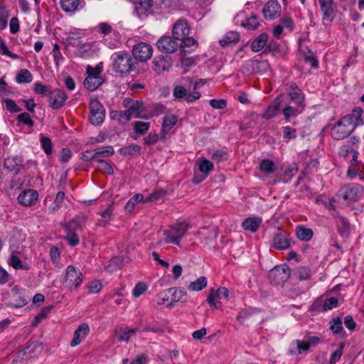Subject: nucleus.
Returning a JSON list of instances; mask_svg holds the SVG:
<instances>
[{
    "instance_id": "nucleus-1",
    "label": "nucleus",
    "mask_w": 364,
    "mask_h": 364,
    "mask_svg": "<svg viewBox=\"0 0 364 364\" xmlns=\"http://www.w3.org/2000/svg\"><path fill=\"white\" fill-rule=\"evenodd\" d=\"M132 57L126 52L115 53L113 58L112 70L121 75L128 74L135 69Z\"/></svg>"
},
{
    "instance_id": "nucleus-2",
    "label": "nucleus",
    "mask_w": 364,
    "mask_h": 364,
    "mask_svg": "<svg viewBox=\"0 0 364 364\" xmlns=\"http://www.w3.org/2000/svg\"><path fill=\"white\" fill-rule=\"evenodd\" d=\"M350 117H343L341 118L331 130V136L336 140H341L348 137L355 129L350 123Z\"/></svg>"
},
{
    "instance_id": "nucleus-3",
    "label": "nucleus",
    "mask_w": 364,
    "mask_h": 364,
    "mask_svg": "<svg viewBox=\"0 0 364 364\" xmlns=\"http://www.w3.org/2000/svg\"><path fill=\"white\" fill-rule=\"evenodd\" d=\"M189 225L186 222H179L172 225L169 230L165 231L166 239L167 243H172L176 245H180L181 239L183 237Z\"/></svg>"
},
{
    "instance_id": "nucleus-4",
    "label": "nucleus",
    "mask_w": 364,
    "mask_h": 364,
    "mask_svg": "<svg viewBox=\"0 0 364 364\" xmlns=\"http://www.w3.org/2000/svg\"><path fill=\"white\" fill-rule=\"evenodd\" d=\"M291 272V268L286 264L276 266L269 271V282L275 286H283L289 279Z\"/></svg>"
},
{
    "instance_id": "nucleus-5",
    "label": "nucleus",
    "mask_w": 364,
    "mask_h": 364,
    "mask_svg": "<svg viewBox=\"0 0 364 364\" xmlns=\"http://www.w3.org/2000/svg\"><path fill=\"white\" fill-rule=\"evenodd\" d=\"M90 118L92 124L97 126L101 124L105 117V109L102 104L97 100H92L90 102Z\"/></svg>"
},
{
    "instance_id": "nucleus-6",
    "label": "nucleus",
    "mask_w": 364,
    "mask_h": 364,
    "mask_svg": "<svg viewBox=\"0 0 364 364\" xmlns=\"http://www.w3.org/2000/svg\"><path fill=\"white\" fill-rule=\"evenodd\" d=\"M65 282L70 289H77L82 282V274L79 269L69 265L66 269Z\"/></svg>"
},
{
    "instance_id": "nucleus-7",
    "label": "nucleus",
    "mask_w": 364,
    "mask_h": 364,
    "mask_svg": "<svg viewBox=\"0 0 364 364\" xmlns=\"http://www.w3.org/2000/svg\"><path fill=\"white\" fill-rule=\"evenodd\" d=\"M153 54V48L151 45L141 42L134 46L132 55L136 60L146 62L150 59Z\"/></svg>"
},
{
    "instance_id": "nucleus-8",
    "label": "nucleus",
    "mask_w": 364,
    "mask_h": 364,
    "mask_svg": "<svg viewBox=\"0 0 364 364\" xmlns=\"http://www.w3.org/2000/svg\"><path fill=\"white\" fill-rule=\"evenodd\" d=\"M156 47L159 51L164 53H173L178 48V43L173 36H161L156 42Z\"/></svg>"
},
{
    "instance_id": "nucleus-9",
    "label": "nucleus",
    "mask_w": 364,
    "mask_h": 364,
    "mask_svg": "<svg viewBox=\"0 0 364 364\" xmlns=\"http://www.w3.org/2000/svg\"><path fill=\"white\" fill-rule=\"evenodd\" d=\"M291 239L290 235L285 232L278 230L277 232L274 233L272 237V247L277 250H287L290 247Z\"/></svg>"
},
{
    "instance_id": "nucleus-10",
    "label": "nucleus",
    "mask_w": 364,
    "mask_h": 364,
    "mask_svg": "<svg viewBox=\"0 0 364 364\" xmlns=\"http://www.w3.org/2000/svg\"><path fill=\"white\" fill-rule=\"evenodd\" d=\"M48 97L49 105L53 109L62 107L68 100L67 94L58 88L52 90Z\"/></svg>"
},
{
    "instance_id": "nucleus-11",
    "label": "nucleus",
    "mask_w": 364,
    "mask_h": 364,
    "mask_svg": "<svg viewBox=\"0 0 364 364\" xmlns=\"http://www.w3.org/2000/svg\"><path fill=\"white\" fill-rule=\"evenodd\" d=\"M281 102L282 106L284 107L282 114L286 121H289L291 117H296L300 114L305 108V107L291 103L287 100H281Z\"/></svg>"
},
{
    "instance_id": "nucleus-12",
    "label": "nucleus",
    "mask_w": 364,
    "mask_h": 364,
    "mask_svg": "<svg viewBox=\"0 0 364 364\" xmlns=\"http://www.w3.org/2000/svg\"><path fill=\"white\" fill-rule=\"evenodd\" d=\"M189 26L187 21L184 19H178L173 26L172 36L178 41L183 39L189 34Z\"/></svg>"
},
{
    "instance_id": "nucleus-13",
    "label": "nucleus",
    "mask_w": 364,
    "mask_h": 364,
    "mask_svg": "<svg viewBox=\"0 0 364 364\" xmlns=\"http://www.w3.org/2000/svg\"><path fill=\"white\" fill-rule=\"evenodd\" d=\"M18 203L26 207L34 205L38 199V193L33 189H26L18 196Z\"/></svg>"
},
{
    "instance_id": "nucleus-14",
    "label": "nucleus",
    "mask_w": 364,
    "mask_h": 364,
    "mask_svg": "<svg viewBox=\"0 0 364 364\" xmlns=\"http://www.w3.org/2000/svg\"><path fill=\"white\" fill-rule=\"evenodd\" d=\"M322 12L323 21H332L336 17L333 0H318Z\"/></svg>"
},
{
    "instance_id": "nucleus-15",
    "label": "nucleus",
    "mask_w": 364,
    "mask_h": 364,
    "mask_svg": "<svg viewBox=\"0 0 364 364\" xmlns=\"http://www.w3.org/2000/svg\"><path fill=\"white\" fill-rule=\"evenodd\" d=\"M4 166L9 171L17 175L24 168L23 160L19 156L8 157L5 159Z\"/></svg>"
},
{
    "instance_id": "nucleus-16",
    "label": "nucleus",
    "mask_w": 364,
    "mask_h": 364,
    "mask_svg": "<svg viewBox=\"0 0 364 364\" xmlns=\"http://www.w3.org/2000/svg\"><path fill=\"white\" fill-rule=\"evenodd\" d=\"M171 65V58L168 55H157L153 60V68L159 74L168 70Z\"/></svg>"
},
{
    "instance_id": "nucleus-17",
    "label": "nucleus",
    "mask_w": 364,
    "mask_h": 364,
    "mask_svg": "<svg viewBox=\"0 0 364 364\" xmlns=\"http://www.w3.org/2000/svg\"><path fill=\"white\" fill-rule=\"evenodd\" d=\"M87 219V216L84 213H80L76 215L70 222L66 223L64 228L66 230L76 231L82 230L85 225Z\"/></svg>"
},
{
    "instance_id": "nucleus-18",
    "label": "nucleus",
    "mask_w": 364,
    "mask_h": 364,
    "mask_svg": "<svg viewBox=\"0 0 364 364\" xmlns=\"http://www.w3.org/2000/svg\"><path fill=\"white\" fill-rule=\"evenodd\" d=\"M280 8L277 1H270L264 5L262 12L266 18L274 19L279 16Z\"/></svg>"
},
{
    "instance_id": "nucleus-19",
    "label": "nucleus",
    "mask_w": 364,
    "mask_h": 364,
    "mask_svg": "<svg viewBox=\"0 0 364 364\" xmlns=\"http://www.w3.org/2000/svg\"><path fill=\"white\" fill-rule=\"evenodd\" d=\"M90 328L85 323L80 324L77 328L75 331L73 338L70 342V346L75 347L81 343L82 338H85L89 333Z\"/></svg>"
},
{
    "instance_id": "nucleus-20",
    "label": "nucleus",
    "mask_w": 364,
    "mask_h": 364,
    "mask_svg": "<svg viewBox=\"0 0 364 364\" xmlns=\"http://www.w3.org/2000/svg\"><path fill=\"white\" fill-rule=\"evenodd\" d=\"M281 100H287L291 103L306 107L305 95L303 92H285L279 96Z\"/></svg>"
},
{
    "instance_id": "nucleus-21",
    "label": "nucleus",
    "mask_w": 364,
    "mask_h": 364,
    "mask_svg": "<svg viewBox=\"0 0 364 364\" xmlns=\"http://www.w3.org/2000/svg\"><path fill=\"white\" fill-rule=\"evenodd\" d=\"M178 48L181 54L186 55L187 53L193 51L198 46V42L192 37H185L181 39Z\"/></svg>"
},
{
    "instance_id": "nucleus-22",
    "label": "nucleus",
    "mask_w": 364,
    "mask_h": 364,
    "mask_svg": "<svg viewBox=\"0 0 364 364\" xmlns=\"http://www.w3.org/2000/svg\"><path fill=\"white\" fill-rule=\"evenodd\" d=\"M282 106L281 98L277 97L272 105H270L265 112L262 114V117L266 119H270L275 116L278 115L280 112V107Z\"/></svg>"
},
{
    "instance_id": "nucleus-23",
    "label": "nucleus",
    "mask_w": 364,
    "mask_h": 364,
    "mask_svg": "<svg viewBox=\"0 0 364 364\" xmlns=\"http://www.w3.org/2000/svg\"><path fill=\"white\" fill-rule=\"evenodd\" d=\"M262 219L260 217H249L242 223V228L247 231L255 232L260 227Z\"/></svg>"
},
{
    "instance_id": "nucleus-24",
    "label": "nucleus",
    "mask_w": 364,
    "mask_h": 364,
    "mask_svg": "<svg viewBox=\"0 0 364 364\" xmlns=\"http://www.w3.org/2000/svg\"><path fill=\"white\" fill-rule=\"evenodd\" d=\"M178 121L177 117L174 114L166 115L164 117L161 135L165 139L168 132L176 125Z\"/></svg>"
},
{
    "instance_id": "nucleus-25",
    "label": "nucleus",
    "mask_w": 364,
    "mask_h": 364,
    "mask_svg": "<svg viewBox=\"0 0 364 364\" xmlns=\"http://www.w3.org/2000/svg\"><path fill=\"white\" fill-rule=\"evenodd\" d=\"M343 191V199L349 202H353L358 198L360 186L356 184H350L345 186Z\"/></svg>"
},
{
    "instance_id": "nucleus-26",
    "label": "nucleus",
    "mask_w": 364,
    "mask_h": 364,
    "mask_svg": "<svg viewBox=\"0 0 364 364\" xmlns=\"http://www.w3.org/2000/svg\"><path fill=\"white\" fill-rule=\"evenodd\" d=\"M295 235L301 241L309 242L313 237L314 231L304 225H297L295 228Z\"/></svg>"
},
{
    "instance_id": "nucleus-27",
    "label": "nucleus",
    "mask_w": 364,
    "mask_h": 364,
    "mask_svg": "<svg viewBox=\"0 0 364 364\" xmlns=\"http://www.w3.org/2000/svg\"><path fill=\"white\" fill-rule=\"evenodd\" d=\"M104 80L102 77H96L89 73L87 77L85 79L84 86L90 91L96 90L102 83Z\"/></svg>"
},
{
    "instance_id": "nucleus-28",
    "label": "nucleus",
    "mask_w": 364,
    "mask_h": 364,
    "mask_svg": "<svg viewBox=\"0 0 364 364\" xmlns=\"http://www.w3.org/2000/svg\"><path fill=\"white\" fill-rule=\"evenodd\" d=\"M140 331V327L137 326L135 328H130L129 327H121L117 331V336L119 341L129 342V338L134 336L136 332Z\"/></svg>"
},
{
    "instance_id": "nucleus-29",
    "label": "nucleus",
    "mask_w": 364,
    "mask_h": 364,
    "mask_svg": "<svg viewBox=\"0 0 364 364\" xmlns=\"http://www.w3.org/2000/svg\"><path fill=\"white\" fill-rule=\"evenodd\" d=\"M168 292L171 295V301L167 304V306H172L173 303L186 300V291L184 289L170 288Z\"/></svg>"
},
{
    "instance_id": "nucleus-30",
    "label": "nucleus",
    "mask_w": 364,
    "mask_h": 364,
    "mask_svg": "<svg viewBox=\"0 0 364 364\" xmlns=\"http://www.w3.org/2000/svg\"><path fill=\"white\" fill-rule=\"evenodd\" d=\"M125 106L132 114H135V117L141 118L140 112L143 110V103L139 101H134L132 99L124 100Z\"/></svg>"
},
{
    "instance_id": "nucleus-31",
    "label": "nucleus",
    "mask_w": 364,
    "mask_h": 364,
    "mask_svg": "<svg viewBox=\"0 0 364 364\" xmlns=\"http://www.w3.org/2000/svg\"><path fill=\"white\" fill-rule=\"evenodd\" d=\"M153 0H139L136 4L134 12L137 16L146 14L153 6Z\"/></svg>"
},
{
    "instance_id": "nucleus-32",
    "label": "nucleus",
    "mask_w": 364,
    "mask_h": 364,
    "mask_svg": "<svg viewBox=\"0 0 364 364\" xmlns=\"http://www.w3.org/2000/svg\"><path fill=\"white\" fill-rule=\"evenodd\" d=\"M269 36L266 33H262L258 36L251 44V49L254 52L260 51L267 44Z\"/></svg>"
},
{
    "instance_id": "nucleus-33",
    "label": "nucleus",
    "mask_w": 364,
    "mask_h": 364,
    "mask_svg": "<svg viewBox=\"0 0 364 364\" xmlns=\"http://www.w3.org/2000/svg\"><path fill=\"white\" fill-rule=\"evenodd\" d=\"M240 40V35L237 32L230 31L227 33L222 39L219 41V43L222 47H225L230 44H235Z\"/></svg>"
},
{
    "instance_id": "nucleus-34",
    "label": "nucleus",
    "mask_w": 364,
    "mask_h": 364,
    "mask_svg": "<svg viewBox=\"0 0 364 364\" xmlns=\"http://www.w3.org/2000/svg\"><path fill=\"white\" fill-rule=\"evenodd\" d=\"M309 345L307 342H301L299 340L293 341L290 345L289 352L291 355L301 354L303 351L307 350Z\"/></svg>"
},
{
    "instance_id": "nucleus-35",
    "label": "nucleus",
    "mask_w": 364,
    "mask_h": 364,
    "mask_svg": "<svg viewBox=\"0 0 364 364\" xmlns=\"http://www.w3.org/2000/svg\"><path fill=\"white\" fill-rule=\"evenodd\" d=\"M113 208L110 205L101 213V218L98 220L97 225L106 227L112 218Z\"/></svg>"
},
{
    "instance_id": "nucleus-36",
    "label": "nucleus",
    "mask_w": 364,
    "mask_h": 364,
    "mask_svg": "<svg viewBox=\"0 0 364 364\" xmlns=\"http://www.w3.org/2000/svg\"><path fill=\"white\" fill-rule=\"evenodd\" d=\"M311 276V269L309 267L306 266L299 267L293 271V277L300 281L309 279Z\"/></svg>"
},
{
    "instance_id": "nucleus-37",
    "label": "nucleus",
    "mask_w": 364,
    "mask_h": 364,
    "mask_svg": "<svg viewBox=\"0 0 364 364\" xmlns=\"http://www.w3.org/2000/svg\"><path fill=\"white\" fill-rule=\"evenodd\" d=\"M363 109L359 107H355L352 112V114H347L345 117H350V123L356 128L358 126L363 124V121L361 119Z\"/></svg>"
},
{
    "instance_id": "nucleus-38",
    "label": "nucleus",
    "mask_w": 364,
    "mask_h": 364,
    "mask_svg": "<svg viewBox=\"0 0 364 364\" xmlns=\"http://www.w3.org/2000/svg\"><path fill=\"white\" fill-rule=\"evenodd\" d=\"M62 9L67 12H73L76 11L80 6L79 0H60Z\"/></svg>"
},
{
    "instance_id": "nucleus-39",
    "label": "nucleus",
    "mask_w": 364,
    "mask_h": 364,
    "mask_svg": "<svg viewBox=\"0 0 364 364\" xmlns=\"http://www.w3.org/2000/svg\"><path fill=\"white\" fill-rule=\"evenodd\" d=\"M207 286V279L204 276H201L196 281L191 282L188 285V289L193 291H198L203 289Z\"/></svg>"
},
{
    "instance_id": "nucleus-40",
    "label": "nucleus",
    "mask_w": 364,
    "mask_h": 364,
    "mask_svg": "<svg viewBox=\"0 0 364 364\" xmlns=\"http://www.w3.org/2000/svg\"><path fill=\"white\" fill-rule=\"evenodd\" d=\"M141 147L137 144H130L124 146L119 149V153L122 156H134L140 154Z\"/></svg>"
},
{
    "instance_id": "nucleus-41",
    "label": "nucleus",
    "mask_w": 364,
    "mask_h": 364,
    "mask_svg": "<svg viewBox=\"0 0 364 364\" xmlns=\"http://www.w3.org/2000/svg\"><path fill=\"white\" fill-rule=\"evenodd\" d=\"M198 163L199 171L202 173L204 177H207L209 173L213 169V163L205 159H200Z\"/></svg>"
},
{
    "instance_id": "nucleus-42",
    "label": "nucleus",
    "mask_w": 364,
    "mask_h": 364,
    "mask_svg": "<svg viewBox=\"0 0 364 364\" xmlns=\"http://www.w3.org/2000/svg\"><path fill=\"white\" fill-rule=\"evenodd\" d=\"M250 66L252 72L259 73L266 71L269 68V64L265 60H252L250 62Z\"/></svg>"
},
{
    "instance_id": "nucleus-43",
    "label": "nucleus",
    "mask_w": 364,
    "mask_h": 364,
    "mask_svg": "<svg viewBox=\"0 0 364 364\" xmlns=\"http://www.w3.org/2000/svg\"><path fill=\"white\" fill-rule=\"evenodd\" d=\"M9 264L14 267L15 269H30V267L27 264H23L20 258L14 254L11 255Z\"/></svg>"
},
{
    "instance_id": "nucleus-44",
    "label": "nucleus",
    "mask_w": 364,
    "mask_h": 364,
    "mask_svg": "<svg viewBox=\"0 0 364 364\" xmlns=\"http://www.w3.org/2000/svg\"><path fill=\"white\" fill-rule=\"evenodd\" d=\"M259 168L265 174H270L275 171L276 166L274 161L269 159H263L260 162Z\"/></svg>"
},
{
    "instance_id": "nucleus-45",
    "label": "nucleus",
    "mask_w": 364,
    "mask_h": 364,
    "mask_svg": "<svg viewBox=\"0 0 364 364\" xmlns=\"http://www.w3.org/2000/svg\"><path fill=\"white\" fill-rule=\"evenodd\" d=\"M33 77L31 72L27 69H21L18 73L16 80L18 83H29L32 81Z\"/></svg>"
},
{
    "instance_id": "nucleus-46",
    "label": "nucleus",
    "mask_w": 364,
    "mask_h": 364,
    "mask_svg": "<svg viewBox=\"0 0 364 364\" xmlns=\"http://www.w3.org/2000/svg\"><path fill=\"white\" fill-rule=\"evenodd\" d=\"M95 168L105 173L109 174V175H113L114 174V170L112 166L110 164L107 162L105 160L102 159H97V165L95 166Z\"/></svg>"
},
{
    "instance_id": "nucleus-47",
    "label": "nucleus",
    "mask_w": 364,
    "mask_h": 364,
    "mask_svg": "<svg viewBox=\"0 0 364 364\" xmlns=\"http://www.w3.org/2000/svg\"><path fill=\"white\" fill-rule=\"evenodd\" d=\"M132 126L134 131L136 134L144 135L148 132L150 127V124L149 122L136 121L132 122Z\"/></svg>"
},
{
    "instance_id": "nucleus-48",
    "label": "nucleus",
    "mask_w": 364,
    "mask_h": 364,
    "mask_svg": "<svg viewBox=\"0 0 364 364\" xmlns=\"http://www.w3.org/2000/svg\"><path fill=\"white\" fill-rule=\"evenodd\" d=\"M82 38L81 33L78 31L70 32L68 33L66 41L67 43L74 47L80 46V39Z\"/></svg>"
},
{
    "instance_id": "nucleus-49",
    "label": "nucleus",
    "mask_w": 364,
    "mask_h": 364,
    "mask_svg": "<svg viewBox=\"0 0 364 364\" xmlns=\"http://www.w3.org/2000/svg\"><path fill=\"white\" fill-rule=\"evenodd\" d=\"M144 198L142 194H136L128 200L125 205L124 209L126 211L131 212L132 210H134L136 204L141 201L144 202Z\"/></svg>"
},
{
    "instance_id": "nucleus-50",
    "label": "nucleus",
    "mask_w": 364,
    "mask_h": 364,
    "mask_svg": "<svg viewBox=\"0 0 364 364\" xmlns=\"http://www.w3.org/2000/svg\"><path fill=\"white\" fill-rule=\"evenodd\" d=\"M166 191L163 189L157 190L144 198V203L158 202L166 196Z\"/></svg>"
},
{
    "instance_id": "nucleus-51",
    "label": "nucleus",
    "mask_w": 364,
    "mask_h": 364,
    "mask_svg": "<svg viewBox=\"0 0 364 364\" xmlns=\"http://www.w3.org/2000/svg\"><path fill=\"white\" fill-rule=\"evenodd\" d=\"M53 309V306H48L43 308L41 312L34 317L33 320L31 322L32 326H36L42 319L45 318L47 315L50 313L51 309Z\"/></svg>"
},
{
    "instance_id": "nucleus-52",
    "label": "nucleus",
    "mask_w": 364,
    "mask_h": 364,
    "mask_svg": "<svg viewBox=\"0 0 364 364\" xmlns=\"http://www.w3.org/2000/svg\"><path fill=\"white\" fill-rule=\"evenodd\" d=\"M330 329L335 334H338L343 331L342 319L337 316L330 321Z\"/></svg>"
},
{
    "instance_id": "nucleus-53",
    "label": "nucleus",
    "mask_w": 364,
    "mask_h": 364,
    "mask_svg": "<svg viewBox=\"0 0 364 364\" xmlns=\"http://www.w3.org/2000/svg\"><path fill=\"white\" fill-rule=\"evenodd\" d=\"M228 157V154L225 151L218 149L211 154L210 159L215 163H220L226 161Z\"/></svg>"
},
{
    "instance_id": "nucleus-54",
    "label": "nucleus",
    "mask_w": 364,
    "mask_h": 364,
    "mask_svg": "<svg viewBox=\"0 0 364 364\" xmlns=\"http://www.w3.org/2000/svg\"><path fill=\"white\" fill-rule=\"evenodd\" d=\"M259 24V23L258 21L257 17L255 15L251 16L241 23L242 26L250 30L256 29Z\"/></svg>"
},
{
    "instance_id": "nucleus-55",
    "label": "nucleus",
    "mask_w": 364,
    "mask_h": 364,
    "mask_svg": "<svg viewBox=\"0 0 364 364\" xmlns=\"http://www.w3.org/2000/svg\"><path fill=\"white\" fill-rule=\"evenodd\" d=\"M33 90L36 93L46 97H48L52 91L48 86L43 85L38 82L34 84Z\"/></svg>"
},
{
    "instance_id": "nucleus-56",
    "label": "nucleus",
    "mask_w": 364,
    "mask_h": 364,
    "mask_svg": "<svg viewBox=\"0 0 364 364\" xmlns=\"http://www.w3.org/2000/svg\"><path fill=\"white\" fill-rule=\"evenodd\" d=\"M95 154H96L97 159L100 156H102V157L111 156L114 153V149L112 146H107L102 147L100 149V148L95 149Z\"/></svg>"
},
{
    "instance_id": "nucleus-57",
    "label": "nucleus",
    "mask_w": 364,
    "mask_h": 364,
    "mask_svg": "<svg viewBox=\"0 0 364 364\" xmlns=\"http://www.w3.org/2000/svg\"><path fill=\"white\" fill-rule=\"evenodd\" d=\"M344 346H345L344 343H341L339 345L338 348H337L336 350H334L332 353L331 356L328 361L329 364H335L336 363H337L338 361L340 360V359L343 355V349Z\"/></svg>"
},
{
    "instance_id": "nucleus-58",
    "label": "nucleus",
    "mask_w": 364,
    "mask_h": 364,
    "mask_svg": "<svg viewBox=\"0 0 364 364\" xmlns=\"http://www.w3.org/2000/svg\"><path fill=\"white\" fill-rule=\"evenodd\" d=\"M67 235L65 237L68 244L73 247L79 244L80 240L78 235L75 232V230H66Z\"/></svg>"
},
{
    "instance_id": "nucleus-59",
    "label": "nucleus",
    "mask_w": 364,
    "mask_h": 364,
    "mask_svg": "<svg viewBox=\"0 0 364 364\" xmlns=\"http://www.w3.org/2000/svg\"><path fill=\"white\" fill-rule=\"evenodd\" d=\"M3 102L5 103L6 109L11 113H16L21 111V109L17 105L15 101L11 99H4Z\"/></svg>"
},
{
    "instance_id": "nucleus-60",
    "label": "nucleus",
    "mask_w": 364,
    "mask_h": 364,
    "mask_svg": "<svg viewBox=\"0 0 364 364\" xmlns=\"http://www.w3.org/2000/svg\"><path fill=\"white\" fill-rule=\"evenodd\" d=\"M41 144L46 154L49 155L52 153V142L48 137L42 136L41 137Z\"/></svg>"
},
{
    "instance_id": "nucleus-61",
    "label": "nucleus",
    "mask_w": 364,
    "mask_h": 364,
    "mask_svg": "<svg viewBox=\"0 0 364 364\" xmlns=\"http://www.w3.org/2000/svg\"><path fill=\"white\" fill-rule=\"evenodd\" d=\"M338 305V301L336 297H330L326 299L323 304V309L324 311L331 310L333 308L337 307Z\"/></svg>"
},
{
    "instance_id": "nucleus-62",
    "label": "nucleus",
    "mask_w": 364,
    "mask_h": 364,
    "mask_svg": "<svg viewBox=\"0 0 364 364\" xmlns=\"http://www.w3.org/2000/svg\"><path fill=\"white\" fill-rule=\"evenodd\" d=\"M89 292L91 294H97L100 292L102 288V285L99 280H94L90 282L87 286Z\"/></svg>"
},
{
    "instance_id": "nucleus-63",
    "label": "nucleus",
    "mask_w": 364,
    "mask_h": 364,
    "mask_svg": "<svg viewBox=\"0 0 364 364\" xmlns=\"http://www.w3.org/2000/svg\"><path fill=\"white\" fill-rule=\"evenodd\" d=\"M17 120L28 127H33L34 122L31 119L30 114L28 112H23L17 116Z\"/></svg>"
},
{
    "instance_id": "nucleus-64",
    "label": "nucleus",
    "mask_w": 364,
    "mask_h": 364,
    "mask_svg": "<svg viewBox=\"0 0 364 364\" xmlns=\"http://www.w3.org/2000/svg\"><path fill=\"white\" fill-rule=\"evenodd\" d=\"M52 53L54 58V62L55 65L58 66L60 64V63L62 60H63L64 58L60 53V46L57 43H55L53 45Z\"/></svg>"
}]
</instances>
